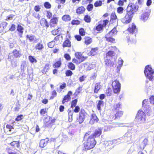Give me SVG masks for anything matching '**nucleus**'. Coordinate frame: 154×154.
<instances>
[{"mask_svg": "<svg viewBox=\"0 0 154 154\" xmlns=\"http://www.w3.org/2000/svg\"><path fill=\"white\" fill-rule=\"evenodd\" d=\"M134 129L131 130H129L128 131L127 133H126L124 135V137L120 138H119L116 140H112V143L116 144L120 143L122 139L125 140V141L128 143H130L132 142L134 138V134L132 132V131H134Z\"/></svg>", "mask_w": 154, "mask_h": 154, "instance_id": "obj_1", "label": "nucleus"}, {"mask_svg": "<svg viewBox=\"0 0 154 154\" xmlns=\"http://www.w3.org/2000/svg\"><path fill=\"white\" fill-rule=\"evenodd\" d=\"M91 133L90 131H89L86 133L84 136V139H87V140L84 143V149H83V150L90 149L94 148L96 144V141L95 139L90 136H88Z\"/></svg>", "mask_w": 154, "mask_h": 154, "instance_id": "obj_2", "label": "nucleus"}, {"mask_svg": "<svg viewBox=\"0 0 154 154\" xmlns=\"http://www.w3.org/2000/svg\"><path fill=\"white\" fill-rule=\"evenodd\" d=\"M150 104L154 105V96H152L149 98V101L148 99H145L142 102V107L144 110L146 112L148 115L150 116L152 113Z\"/></svg>", "mask_w": 154, "mask_h": 154, "instance_id": "obj_3", "label": "nucleus"}, {"mask_svg": "<svg viewBox=\"0 0 154 154\" xmlns=\"http://www.w3.org/2000/svg\"><path fill=\"white\" fill-rule=\"evenodd\" d=\"M144 73L146 78L151 81L154 76V70L149 65H147L145 67Z\"/></svg>", "mask_w": 154, "mask_h": 154, "instance_id": "obj_4", "label": "nucleus"}, {"mask_svg": "<svg viewBox=\"0 0 154 154\" xmlns=\"http://www.w3.org/2000/svg\"><path fill=\"white\" fill-rule=\"evenodd\" d=\"M145 116V114L144 112L142 110L140 109L138 111L136 119L139 123H143L146 120Z\"/></svg>", "mask_w": 154, "mask_h": 154, "instance_id": "obj_5", "label": "nucleus"}, {"mask_svg": "<svg viewBox=\"0 0 154 154\" xmlns=\"http://www.w3.org/2000/svg\"><path fill=\"white\" fill-rule=\"evenodd\" d=\"M138 8V5L136 4L132 3H130L127 8V12L129 13L130 14L133 15L137 11Z\"/></svg>", "mask_w": 154, "mask_h": 154, "instance_id": "obj_6", "label": "nucleus"}, {"mask_svg": "<svg viewBox=\"0 0 154 154\" xmlns=\"http://www.w3.org/2000/svg\"><path fill=\"white\" fill-rule=\"evenodd\" d=\"M112 85L115 93H119L120 91L121 84L117 80H112Z\"/></svg>", "mask_w": 154, "mask_h": 154, "instance_id": "obj_7", "label": "nucleus"}, {"mask_svg": "<svg viewBox=\"0 0 154 154\" xmlns=\"http://www.w3.org/2000/svg\"><path fill=\"white\" fill-rule=\"evenodd\" d=\"M133 17V15L127 12L125 16L122 19L121 21L124 23L128 24L131 21Z\"/></svg>", "mask_w": 154, "mask_h": 154, "instance_id": "obj_8", "label": "nucleus"}, {"mask_svg": "<svg viewBox=\"0 0 154 154\" xmlns=\"http://www.w3.org/2000/svg\"><path fill=\"white\" fill-rule=\"evenodd\" d=\"M86 116V113L85 111H82L80 112L79 118L78 119L79 123L81 124L84 122Z\"/></svg>", "mask_w": 154, "mask_h": 154, "instance_id": "obj_9", "label": "nucleus"}, {"mask_svg": "<svg viewBox=\"0 0 154 154\" xmlns=\"http://www.w3.org/2000/svg\"><path fill=\"white\" fill-rule=\"evenodd\" d=\"M128 30L130 33L132 34L135 33L137 30L136 25L133 23L129 25Z\"/></svg>", "mask_w": 154, "mask_h": 154, "instance_id": "obj_10", "label": "nucleus"}, {"mask_svg": "<svg viewBox=\"0 0 154 154\" xmlns=\"http://www.w3.org/2000/svg\"><path fill=\"white\" fill-rule=\"evenodd\" d=\"M54 120H50V117L48 116L44 119V123L45 126L48 127L50 126L51 125V123H54Z\"/></svg>", "mask_w": 154, "mask_h": 154, "instance_id": "obj_11", "label": "nucleus"}, {"mask_svg": "<svg viewBox=\"0 0 154 154\" xmlns=\"http://www.w3.org/2000/svg\"><path fill=\"white\" fill-rule=\"evenodd\" d=\"M102 133L101 130L100 129H99L97 130H95L94 133L92 134L90 136L91 138H93L94 139L96 137H98Z\"/></svg>", "mask_w": 154, "mask_h": 154, "instance_id": "obj_12", "label": "nucleus"}, {"mask_svg": "<svg viewBox=\"0 0 154 154\" xmlns=\"http://www.w3.org/2000/svg\"><path fill=\"white\" fill-rule=\"evenodd\" d=\"M48 141L49 140L48 138L41 140L39 143V146L43 148L47 145Z\"/></svg>", "mask_w": 154, "mask_h": 154, "instance_id": "obj_13", "label": "nucleus"}, {"mask_svg": "<svg viewBox=\"0 0 154 154\" xmlns=\"http://www.w3.org/2000/svg\"><path fill=\"white\" fill-rule=\"evenodd\" d=\"M149 15V13L146 12L143 13L141 16V19L142 21L145 22L147 20L148 18Z\"/></svg>", "mask_w": 154, "mask_h": 154, "instance_id": "obj_14", "label": "nucleus"}, {"mask_svg": "<svg viewBox=\"0 0 154 154\" xmlns=\"http://www.w3.org/2000/svg\"><path fill=\"white\" fill-rule=\"evenodd\" d=\"M40 24L41 26L44 27H46L47 28L49 26V25L46 20L43 18L40 20Z\"/></svg>", "mask_w": 154, "mask_h": 154, "instance_id": "obj_15", "label": "nucleus"}, {"mask_svg": "<svg viewBox=\"0 0 154 154\" xmlns=\"http://www.w3.org/2000/svg\"><path fill=\"white\" fill-rule=\"evenodd\" d=\"M23 28L20 25H18L17 27V30L19 32V35L20 37H22L23 33Z\"/></svg>", "mask_w": 154, "mask_h": 154, "instance_id": "obj_16", "label": "nucleus"}, {"mask_svg": "<svg viewBox=\"0 0 154 154\" xmlns=\"http://www.w3.org/2000/svg\"><path fill=\"white\" fill-rule=\"evenodd\" d=\"M126 38L129 45L135 44L136 42V40L135 38H130L129 36H127Z\"/></svg>", "mask_w": 154, "mask_h": 154, "instance_id": "obj_17", "label": "nucleus"}, {"mask_svg": "<svg viewBox=\"0 0 154 154\" xmlns=\"http://www.w3.org/2000/svg\"><path fill=\"white\" fill-rule=\"evenodd\" d=\"M148 140L146 138L143 139L140 144V148L141 149H143L144 148L147 143Z\"/></svg>", "mask_w": 154, "mask_h": 154, "instance_id": "obj_18", "label": "nucleus"}, {"mask_svg": "<svg viewBox=\"0 0 154 154\" xmlns=\"http://www.w3.org/2000/svg\"><path fill=\"white\" fill-rule=\"evenodd\" d=\"M26 66L27 64L26 62L24 61H22L20 66L21 72H23L25 71Z\"/></svg>", "mask_w": 154, "mask_h": 154, "instance_id": "obj_19", "label": "nucleus"}, {"mask_svg": "<svg viewBox=\"0 0 154 154\" xmlns=\"http://www.w3.org/2000/svg\"><path fill=\"white\" fill-rule=\"evenodd\" d=\"M98 49L97 48H92L90 52L88 53V55H89L94 56L96 54Z\"/></svg>", "mask_w": 154, "mask_h": 154, "instance_id": "obj_20", "label": "nucleus"}, {"mask_svg": "<svg viewBox=\"0 0 154 154\" xmlns=\"http://www.w3.org/2000/svg\"><path fill=\"white\" fill-rule=\"evenodd\" d=\"M123 63V61L121 58H119L118 59V64L117 66V69L119 71L121 67H122Z\"/></svg>", "mask_w": 154, "mask_h": 154, "instance_id": "obj_21", "label": "nucleus"}, {"mask_svg": "<svg viewBox=\"0 0 154 154\" xmlns=\"http://www.w3.org/2000/svg\"><path fill=\"white\" fill-rule=\"evenodd\" d=\"M104 102L102 100H99L98 102L97 108L98 110L100 112L101 111V107L103 106Z\"/></svg>", "mask_w": 154, "mask_h": 154, "instance_id": "obj_22", "label": "nucleus"}, {"mask_svg": "<svg viewBox=\"0 0 154 154\" xmlns=\"http://www.w3.org/2000/svg\"><path fill=\"white\" fill-rule=\"evenodd\" d=\"M103 26L101 24H99L95 27H94V29H95L97 31L99 32H102L103 29Z\"/></svg>", "mask_w": 154, "mask_h": 154, "instance_id": "obj_23", "label": "nucleus"}, {"mask_svg": "<svg viewBox=\"0 0 154 154\" xmlns=\"http://www.w3.org/2000/svg\"><path fill=\"white\" fill-rule=\"evenodd\" d=\"M63 47L64 48L66 47H70L71 46V42L68 39H67L63 42Z\"/></svg>", "mask_w": 154, "mask_h": 154, "instance_id": "obj_24", "label": "nucleus"}, {"mask_svg": "<svg viewBox=\"0 0 154 154\" xmlns=\"http://www.w3.org/2000/svg\"><path fill=\"white\" fill-rule=\"evenodd\" d=\"M58 22V19L57 17H53V18L51 19V26H54V25H57V22Z\"/></svg>", "mask_w": 154, "mask_h": 154, "instance_id": "obj_25", "label": "nucleus"}, {"mask_svg": "<svg viewBox=\"0 0 154 154\" xmlns=\"http://www.w3.org/2000/svg\"><path fill=\"white\" fill-rule=\"evenodd\" d=\"M12 53L14 57L16 58L19 57L21 55L20 51L16 50H14Z\"/></svg>", "mask_w": 154, "mask_h": 154, "instance_id": "obj_26", "label": "nucleus"}, {"mask_svg": "<svg viewBox=\"0 0 154 154\" xmlns=\"http://www.w3.org/2000/svg\"><path fill=\"white\" fill-rule=\"evenodd\" d=\"M100 82H98L95 84L94 89V92L97 93L98 91L100 89Z\"/></svg>", "mask_w": 154, "mask_h": 154, "instance_id": "obj_27", "label": "nucleus"}, {"mask_svg": "<svg viewBox=\"0 0 154 154\" xmlns=\"http://www.w3.org/2000/svg\"><path fill=\"white\" fill-rule=\"evenodd\" d=\"M110 35L107 34L106 35L105 38H106V40L111 42H114L115 41V39L112 37L109 36Z\"/></svg>", "mask_w": 154, "mask_h": 154, "instance_id": "obj_28", "label": "nucleus"}, {"mask_svg": "<svg viewBox=\"0 0 154 154\" xmlns=\"http://www.w3.org/2000/svg\"><path fill=\"white\" fill-rule=\"evenodd\" d=\"M85 10V8L83 6H81L77 8L76 12L79 14L82 13Z\"/></svg>", "mask_w": 154, "mask_h": 154, "instance_id": "obj_29", "label": "nucleus"}, {"mask_svg": "<svg viewBox=\"0 0 154 154\" xmlns=\"http://www.w3.org/2000/svg\"><path fill=\"white\" fill-rule=\"evenodd\" d=\"M62 19L65 21H68L71 20V17L69 15H65L62 17Z\"/></svg>", "mask_w": 154, "mask_h": 154, "instance_id": "obj_30", "label": "nucleus"}, {"mask_svg": "<svg viewBox=\"0 0 154 154\" xmlns=\"http://www.w3.org/2000/svg\"><path fill=\"white\" fill-rule=\"evenodd\" d=\"M117 31L116 30V28L114 27L108 34L110 35H116L117 33Z\"/></svg>", "mask_w": 154, "mask_h": 154, "instance_id": "obj_31", "label": "nucleus"}, {"mask_svg": "<svg viewBox=\"0 0 154 154\" xmlns=\"http://www.w3.org/2000/svg\"><path fill=\"white\" fill-rule=\"evenodd\" d=\"M114 55V52L113 51H109L106 53V58H108L109 57H112Z\"/></svg>", "mask_w": 154, "mask_h": 154, "instance_id": "obj_32", "label": "nucleus"}, {"mask_svg": "<svg viewBox=\"0 0 154 154\" xmlns=\"http://www.w3.org/2000/svg\"><path fill=\"white\" fill-rule=\"evenodd\" d=\"M28 58L30 62L32 63H36L37 62V60L33 56L30 55L29 56Z\"/></svg>", "mask_w": 154, "mask_h": 154, "instance_id": "obj_33", "label": "nucleus"}, {"mask_svg": "<svg viewBox=\"0 0 154 154\" xmlns=\"http://www.w3.org/2000/svg\"><path fill=\"white\" fill-rule=\"evenodd\" d=\"M11 66L12 67L15 68L17 65V61L16 59H14L11 61Z\"/></svg>", "mask_w": 154, "mask_h": 154, "instance_id": "obj_34", "label": "nucleus"}, {"mask_svg": "<svg viewBox=\"0 0 154 154\" xmlns=\"http://www.w3.org/2000/svg\"><path fill=\"white\" fill-rule=\"evenodd\" d=\"M92 42V39L89 37H86L85 39V43L87 45H88L91 44Z\"/></svg>", "mask_w": 154, "mask_h": 154, "instance_id": "obj_35", "label": "nucleus"}, {"mask_svg": "<svg viewBox=\"0 0 154 154\" xmlns=\"http://www.w3.org/2000/svg\"><path fill=\"white\" fill-rule=\"evenodd\" d=\"M70 97L69 96V95H66L64 96V98H63V100L62 101V103H64L65 102H67L68 101L70 100Z\"/></svg>", "mask_w": 154, "mask_h": 154, "instance_id": "obj_36", "label": "nucleus"}, {"mask_svg": "<svg viewBox=\"0 0 154 154\" xmlns=\"http://www.w3.org/2000/svg\"><path fill=\"white\" fill-rule=\"evenodd\" d=\"M124 8L122 7H118L117 9V12L120 14H121L123 13Z\"/></svg>", "mask_w": 154, "mask_h": 154, "instance_id": "obj_37", "label": "nucleus"}, {"mask_svg": "<svg viewBox=\"0 0 154 154\" xmlns=\"http://www.w3.org/2000/svg\"><path fill=\"white\" fill-rule=\"evenodd\" d=\"M11 144L12 146L17 147H19L20 146L19 141H13L11 143Z\"/></svg>", "mask_w": 154, "mask_h": 154, "instance_id": "obj_38", "label": "nucleus"}, {"mask_svg": "<svg viewBox=\"0 0 154 154\" xmlns=\"http://www.w3.org/2000/svg\"><path fill=\"white\" fill-rule=\"evenodd\" d=\"M16 59L14 58L12 53H10L9 54L8 58V60L9 61L11 62L14 59Z\"/></svg>", "mask_w": 154, "mask_h": 154, "instance_id": "obj_39", "label": "nucleus"}, {"mask_svg": "<svg viewBox=\"0 0 154 154\" xmlns=\"http://www.w3.org/2000/svg\"><path fill=\"white\" fill-rule=\"evenodd\" d=\"M68 66L69 68L72 70H74L75 69V65L71 62L69 63Z\"/></svg>", "mask_w": 154, "mask_h": 154, "instance_id": "obj_40", "label": "nucleus"}, {"mask_svg": "<svg viewBox=\"0 0 154 154\" xmlns=\"http://www.w3.org/2000/svg\"><path fill=\"white\" fill-rule=\"evenodd\" d=\"M84 20L86 22L90 23L91 22V18L90 16L86 15L84 17Z\"/></svg>", "mask_w": 154, "mask_h": 154, "instance_id": "obj_41", "label": "nucleus"}, {"mask_svg": "<svg viewBox=\"0 0 154 154\" xmlns=\"http://www.w3.org/2000/svg\"><path fill=\"white\" fill-rule=\"evenodd\" d=\"M123 114V112L122 111H120L117 112L115 114V119L116 118L121 117L122 115Z\"/></svg>", "mask_w": 154, "mask_h": 154, "instance_id": "obj_42", "label": "nucleus"}, {"mask_svg": "<svg viewBox=\"0 0 154 154\" xmlns=\"http://www.w3.org/2000/svg\"><path fill=\"white\" fill-rule=\"evenodd\" d=\"M91 119L94 120L96 122H97L98 121V119L94 114H92L91 115Z\"/></svg>", "mask_w": 154, "mask_h": 154, "instance_id": "obj_43", "label": "nucleus"}, {"mask_svg": "<svg viewBox=\"0 0 154 154\" xmlns=\"http://www.w3.org/2000/svg\"><path fill=\"white\" fill-rule=\"evenodd\" d=\"M77 100L76 99H75L72 100V102L71 105V107L73 108L74 107L76 106V105L77 102Z\"/></svg>", "mask_w": 154, "mask_h": 154, "instance_id": "obj_44", "label": "nucleus"}, {"mask_svg": "<svg viewBox=\"0 0 154 154\" xmlns=\"http://www.w3.org/2000/svg\"><path fill=\"white\" fill-rule=\"evenodd\" d=\"M105 63L107 66L111 65V61L109 58H107L105 60Z\"/></svg>", "mask_w": 154, "mask_h": 154, "instance_id": "obj_45", "label": "nucleus"}, {"mask_svg": "<svg viewBox=\"0 0 154 154\" xmlns=\"http://www.w3.org/2000/svg\"><path fill=\"white\" fill-rule=\"evenodd\" d=\"M102 4V2L99 1H96L94 3V5L95 7H98L101 6Z\"/></svg>", "mask_w": 154, "mask_h": 154, "instance_id": "obj_46", "label": "nucleus"}, {"mask_svg": "<svg viewBox=\"0 0 154 154\" xmlns=\"http://www.w3.org/2000/svg\"><path fill=\"white\" fill-rule=\"evenodd\" d=\"M44 7L46 8L49 9L51 7V5L48 2H46L44 4Z\"/></svg>", "mask_w": 154, "mask_h": 154, "instance_id": "obj_47", "label": "nucleus"}, {"mask_svg": "<svg viewBox=\"0 0 154 154\" xmlns=\"http://www.w3.org/2000/svg\"><path fill=\"white\" fill-rule=\"evenodd\" d=\"M93 8V5L92 4H90L87 7V9L88 11H90L92 10Z\"/></svg>", "mask_w": 154, "mask_h": 154, "instance_id": "obj_48", "label": "nucleus"}, {"mask_svg": "<svg viewBox=\"0 0 154 154\" xmlns=\"http://www.w3.org/2000/svg\"><path fill=\"white\" fill-rule=\"evenodd\" d=\"M87 57H84L82 55L81 57L79 60V63H80L84 60L87 58Z\"/></svg>", "mask_w": 154, "mask_h": 154, "instance_id": "obj_49", "label": "nucleus"}, {"mask_svg": "<svg viewBox=\"0 0 154 154\" xmlns=\"http://www.w3.org/2000/svg\"><path fill=\"white\" fill-rule=\"evenodd\" d=\"M36 49L38 50H41L43 48V45L40 43H38L35 46Z\"/></svg>", "mask_w": 154, "mask_h": 154, "instance_id": "obj_50", "label": "nucleus"}, {"mask_svg": "<svg viewBox=\"0 0 154 154\" xmlns=\"http://www.w3.org/2000/svg\"><path fill=\"white\" fill-rule=\"evenodd\" d=\"M65 73L67 76H71L72 74V71L69 70H67Z\"/></svg>", "mask_w": 154, "mask_h": 154, "instance_id": "obj_51", "label": "nucleus"}, {"mask_svg": "<svg viewBox=\"0 0 154 154\" xmlns=\"http://www.w3.org/2000/svg\"><path fill=\"white\" fill-rule=\"evenodd\" d=\"M80 21L78 20H73L72 21L71 24L72 25H79L80 24Z\"/></svg>", "mask_w": 154, "mask_h": 154, "instance_id": "obj_52", "label": "nucleus"}, {"mask_svg": "<svg viewBox=\"0 0 154 154\" xmlns=\"http://www.w3.org/2000/svg\"><path fill=\"white\" fill-rule=\"evenodd\" d=\"M79 33L82 36H84L85 35V32L84 31V29L82 28L79 29Z\"/></svg>", "mask_w": 154, "mask_h": 154, "instance_id": "obj_53", "label": "nucleus"}, {"mask_svg": "<svg viewBox=\"0 0 154 154\" xmlns=\"http://www.w3.org/2000/svg\"><path fill=\"white\" fill-rule=\"evenodd\" d=\"M75 55L76 58L79 60L82 56V54L80 52H76L75 53Z\"/></svg>", "mask_w": 154, "mask_h": 154, "instance_id": "obj_54", "label": "nucleus"}, {"mask_svg": "<svg viewBox=\"0 0 154 154\" xmlns=\"http://www.w3.org/2000/svg\"><path fill=\"white\" fill-rule=\"evenodd\" d=\"M111 19L112 20H115L117 18V17L115 13H112L111 15Z\"/></svg>", "mask_w": 154, "mask_h": 154, "instance_id": "obj_55", "label": "nucleus"}, {"mask_svg": "<svg viewBox=\"0 0 154 154\" xmlns=\"http://www.w3.org/2000/svg\"><path fill=\"white\" fill-rule=\"evenodd\" d=\"M106 94L108 96H110L111 94V89L110 88H108L106 91Z\"/></svg>", "mask_w": 154, "mask_h": 154, "instance_id": "obj_56", "label": "nucleus"}, {"mask_svg": "<svg viewBox=\"0 0 154 154\" xmlns=\"http://www.w3.org/2000/svg\"><path fill=\"white\" fill-rule=\"evenodd\" d=\"M55 45V42L54 41L50 42L48 43V46L50 48H53Z\"/></svg>", "mask_w": 154, "mask_h": 154, "instance_id": "obj_57", "label": "nucleus"}, {"mask_svg": "<svg viewBox=\"0 0 154 154\" xmlns=\"http://www.w3.org/2000/svg\"><path fill=\"white\" fill-rule=\"evenodd\" d=\"M66 87V83L63 82L62 84H61L60 86V89L61 90H61L63 89H64Z\"/></svg>", "mask_w": 154, "mask_h": 154, "instance_id": "obj_58", "label": "nucleus"}, {"mask_svg": "<svg viewBox=\"0 0 154 154\" xmlns=\"http://www.w3.org/2000/svg\"><path fill=\"white\" fill-rule=\"evenodd\" d=\"M26 37L27 38H28L30 41H33L34 39V36L33 35H27Z\"/></svg>", "mask_w": 154, "mask_h": 154, "instance_id": "obj_59", "label": "nucleus"}, {"mask_svg": "<svg viewBox=\"0 0 154 154\" xmlns=\"http://www.w3.org/2000/svg\"><path fill=\"white\" fill-rule=\"evenodd\" d=\"M57 94V93L54 90L52 92V96H51L50 99H53L54 97L56 96Z\"/></svg>", "mask_w": 154, "mask_h": 154, "instance_id": "obj_60", "label": "nucleus"}, {"mask_svg": "<svg viewBox=\"0 0 154 154\" xmlns=\"http://www.w3.org/2000/svg\"><path fill=\"white\" fill-rule=\"evenodd\" d=\"M9 46L10 48H13L14 46V42L13 40H12V41H10V40H9Z\"/></svg>", "mask_w": 154, "mask_h": 154, "instance_id": "obj_61", "label": "nucleus"}, {"mask_svg": "<svg viewBox=\"0 0 154 154\" xmlns=\"http://www.w3.org/2000/svg\"><path fill=\"white\" fill-rule=\"evenodd\" d=\"M121 103H119L118 104H116L114 106V107L117 110H119V108H120Z\"/></svg>", "mask_w": 154, "mask_h": 154, "instance_id": "obj_62", "label": "nucleus"}, {"mask_svg": "<svg viewBox=\"0 0 154 154\" xmlns=\"http://www.w3.org/2000/svg\"><path fill=\"white\" fill-rule=\"evenodd\" d=\"M64 57L66 60H70L71 59V57L69 54H65L64 55Z\"/></svg>", "mask_w": 154, "mask_h": 154, "instance_id": "obj_63", "label": "nucleus"}, {"mask_svg": "<svg viewBox=\"0 0 154 154\" xmlns=\"http://www.w3.org/2000/svg\"><path fill=\"white\" fill-rule=\"evenodd\" d=\"M23 116L22 115L18 116H17V118L15 119V120L17 121H19L22 119Z\"/></svg>", "mask_w": 154, "mask_h": 154, "instance_id": "obj_64", "label": "nucleus"}]
</instances>
